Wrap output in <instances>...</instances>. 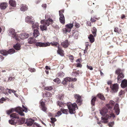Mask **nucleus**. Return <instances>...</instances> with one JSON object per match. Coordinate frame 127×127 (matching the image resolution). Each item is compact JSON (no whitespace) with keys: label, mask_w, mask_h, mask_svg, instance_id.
Here are the masks:
<instances>
[{"label":"nucleus","mask_w":127,"mask_h":127,"mask_svg":"<svg viewBox=\"0 0 127 127\" xmlns=\"http://www.w3.org/2000/svg\"><path fill=\"white\" fill-rule=\"evenodd\" d=\"M114 102L111 101L109 103L106 105L105 107H104L100 112L102 115V119L103 121L102 122L104 123L108 122V119L110 118H114L115 115L113 113L112 107L114 103Z\"/></svg>","instance_id":"f257e3e1"},{"label":"nucleus","mask_w":127,"mask_h":127,"mask_svg":"<svg viewBox=\"0 0 127 127\" xmlns=\"http://www.w3.org/2000/svg\"><path fill=\"white\" fill-rule=\"evenodd\" d=\"M57 104L60 107H62L66 105L69 109V113L71 114H75L76 113V109H77L78 108L77 104L75 103L72 104L71 102H68L66 104L64 103L61 101H57Z\"/></svg>","instance_id":"f03ea898"},{"label":"nucleus","mask_w":127,"mask_h":127,"mask_svg":"<svg viewBox=\"0 0 127 127\" xmlns=\"http://www.w3.org/2000/svg\"><path fill=\"white\" fill-rule=\"evenodd\" d=\"M50 44L52 46H55L56 47L60 46L59 44L57 42L52 41L50 43L48 42H46L42 43L41 42H37L36 44L37 46H39L40 47H44L47 46H50Z\"/></svg>","instance_id":"7ed1b4c3"},{"label":"nucleus","mask_w":127,"mask_h":127,"mask_svg":"<svg viewBox=\"0 0 127 127\" xmlns=\"http://www.w3.org/2000/svg\"><path fill=\"white\" fill-rule=\"evenodd\" d=\"M45 18L46 20H42L41 21V24H44L45 25L47 26H49L50 24H51L53 23V21L50 18V16L49 15H45Z\"/></svg>","instance_id":"20e7f679"},{"label":"nucleus","mask_w":127,"mask_h":127,"mask_svg":"<svg viewBox=\"0 0 127 127\" xmlns=\"http://www.w3.org/2000/svg\"><path fill=\"white\" fill-rule=\"evenodd\" d=\"M8 34L9 35L11 36L13 38L15 39L16 40L19 41V37L16 34L15 30L13 29H9Z\"/></svg>","instance_id":"39448f33"},{"label":"nucleus","mask_w":127,"mask_h":127,"mask_svg":"<svg viewBox=\"0 0 127 127\" xmlns=\"http://www.w3.org/2000/svg\"><path fill=\"white\" fill-rule=\"evenodd\" d=\"M75 99L76 100V102L79 105H80L83 103V100L81 96L78 94H75L74 95Z\"/></svg>","instance_id":"423d86ee"},{"label":"nucleus","mask_w":127,"mask_h":127,"mask_svg":"<svg viewBox=\"0 0 127 127\" xmlns=\"http://www.w3.org/2000/svg\"><path fill=\"white\" fill-rule=\"evenodd\" d=\"M15 52V50L13 49H9L8 51L5 50H2L0 51V53L3 55H7L8 54H11L14 53Z\"/></svg>","instance_id":"0eeeda50"},{"label":"nucleus","mask_w":127,"mask_h":127,"mask_svg":"<svg viewBox=\"0 0 127 127\" xmlns=\"http://www.w3.org/2000/svg\"><path fill=\"white\" fill-rule=\"evenodd\" d=\"M73 24H68L65 25V28L63 30V31L65 32H70L71 31V28L73 26Z\"/></svg>","instance_id":"6e6552de"},{"label":"nucleus","mask_w":127,"mask_h":127,"mask_svg":"<svg viewBox=\"0 0 127 127\" xmlns=\"http://www.w3.org/2000/svg\"><path fill=\"white\" fill-rule=\"evenodd\" d=\"M110 88L112 92L116 93L117 92L119 89V85L117 84L111 85Z\"/></svg>","instance_id":"1a4fd4ad"},{"label":"nucleus","mask_w":127,"mask_h":127,"mask_svg":"<svg viewBox=\"0 0 127 127\" xmlns=\"http://www.w3.org/2000/svg\"><path fill=\"white\" fill-rule=\"evenodd\" d=\"M40 108L44 112L47 111V108L45 106V102L43 101H40Z\"/></svg>","instance_id":"9d476101"},{"label":"nucleus","mask_w":127,"mask_h":127,"mask_svg":"<svg viewBox=\"0 0 127 127\" xmlns=\"http://www.w3.org/2000/svg\"><path fill=\"white\" fill-rule=\"evenodd\" d=\"M114 110H115V113L117 115H118L120 112V109L118 104L116 103L114 106Z\"/></svg>","instance_id":"9b49d317"},{"label":"nucleus","mask_w":127,"mask_h":127,"mask_svg":"<svg viewBox=\"0 0 127 127\" xmlns=\"http://www.w3.org/2000/svg\"><path fill=\"white\" fill-rule=\"evenodd\" d=\"M32 18V17L31 16L30 17L28 16H27L25 18L26 22L31 24H33L34 21H33Z\"/></svg>","instance_id":"f8f14e48"},{"label":"nucleus","mask_w":127,"mask_h":127,"mask_svg":"<svg viewBox=\"0 0 127 127\" xmlns=\"http://www.w3.org/2000/svg\"><path fill=\"white\" fill-rule=\"evenodd\" d=\"M22 108L20 107H18L15 109V111L18 113L20 115L22 116H24V114L22 111Z\"/></svg>","instance_id":"ddd939ff"},{"label":"nucleus","mask_w":127,"mask_h":127,"mask_svg":"<svg viewBox=\"0 0 127 127\" xmlns=\"http://www.w3.org/2000/svg\"><path fill=\"white\" fill-rule=\"evenodd\" d=\"M71 78L69 77L65 78L62 82V84L64 86L66 85L68 82L71 81Z\"/></svg>","instance_id":"4468645a"},{"label":"nucleus","mask_w":127,"mask_h":127,"mask_svg":"<svg viewBox=\"0 0 127 127\" xmlns=\"http://www.w3.org/2000/svg\"><path fill=\"white\" fill-rule=\"evenodd\" d=\"M34 120L31 119H26V124H27V126H31L33 124Z\"/></svg>","instance_id":"2eb2a0df"},{"label":"nucleus","mask_w":127,"mask_h":127,"mask_svg":"<svg viewBox=\"0 0 127 127\" xmlns=\"http://www.w3.org/2000/svg\"><path fill=\"white\" fill-rule=\"evenodd\" d=\"M58 50L57 51V53L61 56H63L64 55V51L62 48L59 46H58Z\"/></svg>","instance_id":"dca6fc26"},{"label":"nucleus","mask_w":127,"mask_h":127,"mask_svg":"<svg viewBox=\"0 0 127 127\" xmlns=\"http://www.w3.org/2000/svg\"><path fill=\"white\" fill-rule=\"evenodd\" d=\"M69 44L68 40L66 39L62 42L61 45L63 47L66 48L68 47Z\"/></svg>","instance_id":"f3484780"},{"label":"nucleus","mask_w":127,"mask_h":127,"mask_svg":"<svg viewBox=\"0 0 127 127\" xmlns=\"http://www.w3.org/2000/svg\"><path fill=\"white\" fill-rule=\"evenodd\" d=\"M121 86L123 88H124L127 87V80L125 79L123 80L121 84Z\"/></svg>","instance_id":"a211bd4d"},{"label":"nucleus","mask_w":127,"mask_h":127,"mask_svg":"<svg viewBox=\"0 0 127 127\" xmlns=\"http://www.w3.org/2000/svg\"><path fill=\"white\" fill-rule=\"evenodd\" d=\"M29 36V35L27 33H23L21 34L20 36L19 37H19V39H26Z\"/></svg>","instance_id":"6ab92c4d"},{"label":"nucleus","mask_w":127,"mask_h":127,"mask_svg":"<svg viewBox=\"0 0 127 127\" xmlns=\"http://www.w3.org/2000/svg\"><path fill=\"white\" fill-rule=\"evenodd\" d=\"M124 76L125 75L123 73H121V74L118 75L117 77L118 82L120 83L122 79L124 78Z\"/></svg>","instance_id":"aec40b11"},{"label":"nucleus","mask_w":127,"mask_h":127,"mask_svg":"<svg viewBox=\"0 0 127 127\" xmlns=\"http://www.w3.org/2000/svg\"><path fill=\"white\" fill-rule=\"evenodd\" d=\"M28 41V43L30 44L35 43L36 42V40L32 37L29 38Z\"/></svg>","instance_id":"412c9836"},{"label":"nucleus","mask_w":127,"mask_h":127,"mask_svg":"<svg viewBox=\"0 0 127 127\" xmlns=\"http://www.w3.org/2000/svg\"><path fill=\"white\" fill-rule=\"evenodd\" d=\"M82 72L81 71L79 70H74L73 71L72 73V75H73L75 77H76L79 75L80 73L81 74Z\"/></svg>","instance_id":"4be33fe9"},{"label":"nucleus","mask_w":127,"mask_h":127,"mask_svg":"<svg viewBox=\"0 0 127 127\" xmlns=\"http://www.w3.org/2000/svg\"><path fill=\"white\" fill-rule=\"evenodd\" d=\"M7 6V4L5 2L1 3H0V8L1 9H4Z\"/></svg>","instance_id":"5701e85b"},{"label":"nucleus","mask_w":127,"mask_h":127,"mask_svg":"<svg viewBox=\"0 0 127 127\" xmlns=\"http://www.w3.org/2000/svg\"><path fill=\"white\" fill-rule=\"evenodd\" d=\"M40 34L39 31L36 29H35L34 30L33 33V36L35 38L36 37Z\"/></svg>","instance_id":"b1692460"},{"label":"nucleus","mask_w":127,"mask_h":127,"mask_svg":"<svg viewBox=\"0 0 127 127\" xmlns=\"http://www.w3.org/2000/svg\"><path fill=\"white\" fill-rule=\"evenodd\" d=\"M94 37V35L93 36L92 34H90L88 37L90 42L91 43H93L95 41V39Z\"/></svg>","instance_id":"393cba45"},{"label":"nucleus","mask_w":127,"mask_h":127,"mask_svg":"<svg viewBox=\"0 0 127 127\" xmlns=\"http://www.w3.org/2000/svg\"><path fill=\"white\" fill-rule=\"evenodd\" d=\"M9 3L12 6L15 7L16 6V3L15 1L13 0H9Z\"/></svg>","instance_id":"a878e982"},{"label":"nucleus","mask_w":127,"mask_h":127,"mask_svg":"<svg viewBox=\"0 0 127 127\" xmlns=\"http://www.w3.org/2000/svg\"><path fill=\"white\" fill-rule=\"evenodd\" d=\"M43 25H41L40 26V28L41 30L43 31H45L47 29V26H48L45 25L44 24H41Z\"/></svg>","instance_id":"bb28decb"},{"label":"nucleus","mask_w":127,"mask_h":127,"mask_svg":"<svg viewBox=\"0 0 127 127\" xmlns=\"http://www.w3.org/2000/svg\"><path fill=\"white\" fill-rule=\"evenodd\" d=\"M59 20L61 23L63 25L65 23V20L64 15L60 16Z\"/></svg>","instance_id":"cd10ccee"},{"label":"nucleus","mask_w":127,"mask_h":127,"mask_svg":"<svg viewBox=\"0 0 127 127\" xmlns=\"http://www.w3.org/2000/svg\"><path fill=\"white\" fill-rule=\"evenodd\" d=\"M10 117L12 118L13 119L16 118L18 119L19 118V115L18 114L16 113H13L11 114L10 115Z\"/></svg>","instance_id":"c85d7f7f"},{"label":"nucleus","mask_w":127,"mask_h":127,"mask_svg":"<svg viewBox=\"0 0 127 127\" xmlns=\"http://www.w3.org/2000/svg\"><path fill=\"white\" fill-rule=\"evenodd\" d=\"M21 46L20 44L19 43H17L15 45L13 46V47L14 49L16 50H19L21 49Z\"/></svg>","instance_id":"c756f323"},{"label":"nucleus","mask_w":127,"mask_h":127,"mask_svg":"<svg viewBox=\"0 0 127 127\" xmlns=\"http://www.w3.org/2000/svg\"><path fill=\"white\" fill-rule=\"evenodd\" d=\"M20 8L21 10L23 11H24L27 9V7L25 5L21 4Z\"/></svg>","instance_id":"7c9ffc66"},{"label":"nucleus","mask_w":127,"mask_h":127,"mask_svg":"<svg viewBox=\"0 0 127 127\" xmlns=\"http://www.w3.org/2000/svg\"><path fill=\"white\" fill-rule=\"evenodd\" d=\"M98 97L102 100H105V98L103 95L101 93H99L97 95Z\"/></svg>","instance_id":"2f4dec72"},{"label":"nucleus","mask_w":127,"mask_h":127,"mask_svg":"<svg viewBox=\"0 0 127 127\" xmlns=\"http://www.w3.org/2000/svg\"><path fill=\"white\" fill-rule=\"evenodd\" d=\"M32 29H34L35 28H36L37 29H39V24L38 23H34H34L33 24H32Z\"/></svg>","instance_id":"473e14b6"},{"label":"nucleus","mask_w":127,"mask_h":127,"mask_svg":"<svg viewBox=\"0 0 127 127\" xmlns=\"http://www.w3.org/2000/svg\"><path fill=\"white\" fill-rule=\"evenodd\" d=\"M52 96L51 94L49 92H47L43 95V97H50Z\"/></svg>","instance_id":"72a5a7b5"},{"label":"nucleus","mask_w":127,"mask_h":127,"mask_svg":"<svg viewBox=\"0 0 127 127\" xmlns=\"http://www.w3.org/2000/svg\"><path fill=\"white\" fill-rule=\"evenodd\" d=\"M16 121L13 118H12L11 120L9 121V124L12 125H15L16 123Z\"/></svg>","instance_id":"f704fd0d"},{"label":"nucleus","mask_w":127,"mask_h":127,"mask_svg":"<svg viewBox=\"0 0 127 127\" xmlns=\"http://www.w3.org/2000/svg\"><path fill=\"white\" fill-rule=\"evenodd\" d=\"M81 61V59H78L76 60V62L77 63H77L76 64L77 67H81L82 66V65L80 63V61Z\"/></svg>","instance_id":"c9c22d12"},{"label":"nucleus","mask_w":127,"mask_h":127,"mask_svg":"<svg viewBox=\"0 0 127 127\" xmlns=\"http://www.w3.org/2000/svg\"><path fill=\"white\" fill-rule=\"evenodd\" d=\"M123 73L122 70L120 68H118L116 70L115 73L118 75Z\"/></svg>","instance_id":"e433bc0d"},{"label":"nucleus","mask_w":127,"mask_h":127,"mask_svg":"<svg viewBox=\"0 0 127 127\" xmlns=\"http://www.w3.org/2000/svg\"><path fill=\"white\" fill-rule=\"evenodd\" d=\"M97 29L95 27H93L92 29V33L93 34L94 36L95 37L96 35Z\"/></svg>","instance_id":"4c0bfd02"},{"label":"nucleus","mask_w":127,"mask_h":127,"mask_svg":"<svg viewBox=\"0 0 127 127\" xmlns=\"http://www.w3.org/2000/svg\"><path fill=\"white\" fill-rule=\"evenodd\" d=\"M114 32H117L119 34H120L121 32V29H119L118 27H116L114 28Z\"/></svg>","instance_id":"58836bf2"},{"label":"nucleus","mask_w":127,"mask_h":127,"mask_svg":"<svg viewBox=\"0 0 127 127\" xmlns=\"http://www.w3.org/2000/svg\"><path fill=\"white\" fill-rule=\"evenodd\" d=\"M64 96V95L63 94H58L57 96V98L59 99H61L62 97H63Z\"/></svg>","instance_id":"ea45409f"},{"label":"nucleus","mask_w":127,"mask_h":127,"mask_svg":"<svg viewBox=\"0 0 127 127\" xmlns=\"http://www.w3.org/2000/svg\"><path fill=\"white\" fill-rule=\"evenodd\" d=\"M25 121V118H22L18 120V122L19 124L21 125L24 123Z\"/></svg>","instance_id":"a19ab883"},{"label":"nucleus","mask_w":127,"mask_h":127,"mask_svg":"<svg viewBox=\"0 0 127 127\" xmlns=\"http://www.w3.org/2000/svg\"><path fill=\"white\" fill-rule=\"evenodd\" d=\"M96 98L95 97H94L92 99L91 101V104L92 105H95V103L96 100Z\"/></svg>","instance_id":"79ce46f5"},{"label":"nucleus","mask_w":127,"mask_h":127,"mask_svg":"<svg viewBox=\"0 0 127 127\" xmlns=\"http://www.w3.org/2000/svg\"><path fill=\"white\" fill-rule=\"evenodd\" d=\"M99 18H96L95 16L92 17L91 19V21L92 22H95L96 21V20H98Z\"/></svg>","instance_id":"37998d69"},{"label":"nucleus","mask_w":127,"mask_h":127,"mask_svg":"<svg viewBox=\"0 0 127 127\" xmlns=\"http://www.w3.org/2000/svg\"><path fill=\"white\" fill-rule=\"evenodd\" d=\"M61 110L64 114H68V111L67 109H63V108H61Z\"/></svg>","instance_id":"c03bdc74"},{"label":"nucleus","mask_w":127,"mask_h":127,"mask_svg":"<svg viewBox=\"0 0 127 127\" xmlns=\"http://www.w3.org/2000/svg\"><path fill=\"white\" fill-rule=\"evenodd\" d=\"M64 73L62 72H59V73L57 74V76L59 77H63L64 75Z\"/></svg>","instance_id":"a18cd8bd"},{"label":"nucleus","mask_w":127,"mask_h":127,"mask_svg":"<svg viewBox=\"0 0 127 127\" xmlns=\"http://www.w3.org/2000/svg\"><path fill=\"white\" fill-rule=\"evenodd\" d=\"M45 89L46 90L50 91L53 90V88L52 86H48L45 87Z\"/></svg>","instance_id":"49530a36"},{"label":"nucleus","mask_w":127,"mask_h":127,"mask_svg":"<svg viewBox=\"0 0 127 127\" xmlns=\"http://www.w3.org/2000/svg\"><path fill=\"white\" fill-rule=\"evenodd\" d=\"M53 81L56 83H60L61 82V81L60 79L58 78H56Z\"/></svg>","instance_id":"de8ad7c7"},{"label":"nucleus","mask_w":127,"mask_h":127,"mask_svg":"<svg viewBox=\"0 0 127 127\" xmlns=\"http://www.w3.org/2000/svg\"><path fill=\"white\" fill-rule=\"evenodd\" d=\"M64 12V10H61L59 11V14L60 16H62L64 15L63 13Z\"/></svg>","instance_id":"09e8293b"},{"label":"nucleus","mask_w":127,"mask_h":127,"mask_svg":"<svg viewBox=\"0 0 127 127\" xmlns=\"http://www.w3.org/2000/svg\"><path fill=\"white\" fill-rule=\"evenodd\" d=\"M62 113L60 111H58L57 113L56 114L55 117H58L61 115Z\"/></svg>","instance_id":"8fccbe9b"},{"label":"nucleus","mask_w":127,"mask_h":127,"mask_svg":"<svg viewBox=\"0 0 127 127\" xmlns=\"http://www.w3.org/2000/svg\"><path fill=\"white\" fill-rule=\"evenodd\" d=\"M29 70L32 72H35L36 71L35 69L33 68H29Z\"/></svg>","instance_id":"3c124183"},{"label":"nucleus","mask_w":127,"mask_h":127,"mask_svg":"<svg viewBox=\"0 0 127 127\" xmlns=\"http://www.w3.org/2000/svg\"><path fill=\"white\" fill-rule=\"evenodd\" d=\"M23 107L24 109L22 108V111L25 112H28V109L26 107L24 106L23 105Z\"/></svg>","instance_id":"603ef678"},{"label":"nucleus","mask_w":127,"mask_h":127,"mask_svg":"<svg viewBox=\"0 0 127 127\" xmlns=\"http://www.w3.org/2000/svg\"><path fill=\"white\" fill-rule=\"evenodd\" d=\"M74 84L73 83H70L68 85V87L69 88H73L74 87Z\"/></svg>","instance_id":"864d4df0"},{"label":"nucleus","mask_w":127,"mask_h":127,"mask_svg":"<svg viewBox=\"0 0 127 127\" xmlns=\"http://www.w3.org/2000/svg\"><path fill=\"white\" fill-rule=\"evenodd\" d=\"M69 59L71 60V62H73L74 57L72 55H71L69 56Z\"/></svg>","instance_id":"5fc2aeb1"},{"label":"nucleus","mask_w":127,"mask_h":127,"mask_svg":"<svg viewBox=\"0 0 127 127\" xmlns=\"http://www.w3.org/2000/svg\"><path fill=\"white\" fill-rule=\"evenodd\" d=\"M114 124V122H110L108 124V126L110 127H112L113 125Z\"/></svg>","instance_id":"6e6d98bb"},{"label":"nucleus","mask_w":127,"mask_h":127,"mask_svg":"<svg viewBox=\"0 0 127 127\" xmlns=\"http://www.w3.org/2000/svg\"><path fill=\"white\" fill-rule=\"evenodd\" d=\"M13 112V110L12 109H10L9 110H7L6 111L7 114L8 115H9L10 114L12 113Z\"/></svg>","instance_id":"4d7b16f0"},{"label":"nucleus","mask_w":127,"mask_h":127,"mask_svg":"<svg viewBox=\"0 0 127 127\" xmlns=\"http://www.w3.org/2000/svg\"><path fill=\"white\" fill-rule=\"evenodd\" d=\"M74 26L76 28H78L80 27V25L78 23L75 22L74 25Z\"/></svg>","instance_id":"13d9d810"},{"label":"nucleus","mask_w":127,"mask_h":127,"mask_svg":"<svg viewBox=\"0 0 127 127\" xmlns=\"http://www.w3.org/2000/svg\"><path fill=\"white\" fill-rule=\"evenodd\" d=\"M51 123H53L54 122H55L56 121V119L55 118H51Z\"/></svg>","instance_id":"bf43d9fd"},{"label":"nucleus","mask_w":127,"mask_h":127,"mask_svg":"<svg viewBox=\"0 0 127 127\" xmlns=\"http://www.w3.org/2000/svg\"><path fill=\"white\" fill-rule=\"evenodd\" d=\"M124 91H121L119 93V95H122L125 94Z\"/></svg>","instance_id":"052dcab7"},{"label":"nucleus","mask_w":127,"mask_h":127,"mask_svg":"<svg viewBox=\"0 0 127 127\" xmlns=\"http://www.w3.org/2000/svg\"><path fill=\"white\" fill-rule=\"evenodd\" d=\"M4 57L1 55H0V61H2L4 59Z\"/></svg>","instance_id":"680f3d73"},{"label":"nucleus","mask_w":127,"mask_h":127,"mask_svg":"<svg viewBox=\"0 0 127 127\" xmlns=\"http://www.w3.org/2000/svg\"><path fill=\"white\" fill-rule=\"evenodd\" d=\"M87 67L88 69H90V70H93V68L91 66H89L88 65H87Z\"/></svg>","instance_id":"e2e57ef3"},{"label":"nucleus","mask_w":127,"mask_h":127,"mask_svg":"<svg viewBox=\"0 0 127 127\" xmlns=\"http://www.w3.org/2000/svg\"><path fill=\"white\" fill-rule=\"evenodd\" d=\"M87 25L88 26H91V24L90 22L87 21Z\"/></svg>","instance_id":"0e129e2a"},{"label":"nucleus","mask_w":127,"mask_h":127,"mask_svg":"<svg viewBox=\"0 0 127 127\" xmlns=\"http://www.w3.org/2000/svg\"><path fill=\"white\" fill-rule=\"evenodd\" d=\"M4 90V87L1 86H0V90L3 91Z\"/></svg>","instance_id":"69168bd1"},{"label":"nucleus","mask_w":127,"mask_h":127,"mask_svg":"<svg viewBox=\"0 0 127 127\" xmlns=\"http://www.w3.org/2000/svg\"><path fill=\"white\" fill-rule=\"evenodd\" d=\"M71 81H76L77 80V79L76 78H71Z\"/></svg>","instance_id":"338daca9"},{"label":"nucleus","mask_w":127,"mask_h":127,"mask_svg":"<svg viewBox=\"0 0 127 127\" xmlns=\"http://www.w3.org/2000/svg\"><path fill=\"white\" fill-rule=\"evenodd\" d=\"M89 45L88 42H87L86 44V49L88 48V47Z\"/></svg>","instance_id":"774afa93"}]
</instances>
